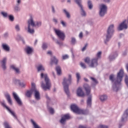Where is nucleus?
<instances>
[{
    "instance_id": "7ed1b4c3",
    "label": "nucleus",
    "mask_w": 128,
    "mask_h": 128,
    "mask_svg": "<svg viewBox=\"0 0 128 128\" xmlns=\"http://www.w3.org/2000/svg\"><path fill=\"white\" fill-rule=\"evenodd\" d=\"M40 78L41 80H42V78H44L46 82V84L44 83V81H42L40 82L42 88H43L44 90H50V88H52V83L50 82V80L48 78V74L42 72L40 74Z\"/></svg>"
},
{
    "instance_id": "79ce46f5",
    "label": "nucleus",
    "mask_w": 128,
    "mask_h": 128,
    "mask_svg": "<svg viewBox=\"0 0 128 128\" xmlns=\"http://www.w3.org/2000/svg\"><path fill=\"white\" fill-rule=\"evenodd\" d=\"M8 18L10 22H14V17L12 15H8Z\"/></svg>"
},
{
    "instance_id": "864d4df0",
    "label": "nucleus",
    "mask_w": 128,
    "mask_h": 128,
    "mask_svg": "<svg viewBox=\"0 0 128 128\" xmlns=\"http://www.w3.org/2000/svg\"><path fill=\"white\" fill-rule=\"evenodd\" d=\"M60 24H62V26H64V28H66V24L65 23L64 21L61 20Z\"/></svg>"
},
{
    "instance_id": "3c124183",
    "label": "nucleus",
    "mask_w": 128,
    "mask_h": 128,
    "mask_svg": "<svg viewBox=\"0 0 128 128\" xmlns=\"http://www.w3.org/2000/svg\"><path fill=\"white\" fill-rule=\"evenodd\" d=\"M80 66L82 68H84V70L85 68H86V64L82 62L80 63Z\"/></svg>"
},
{
    "instance_id": "bf43d9fd",
    "label": "nucleus",
    "mask_w": 128,
    "mask_h": 128,
    "mask_svg": "<svg viewBox=\"0 0 128 128\" xmlns=\"http://www.w3.org/2000/svg\"><path fill=\"white\" fill-rule=\"evenodd\" d=\"M68 58V54H65L62 56V60H66Z\"/></svg>"
},
{
    "instance_id": "f704fd0d",
    "label": "nucleus",
    "mask_w": 128,
    "mask_h": 128,
    "mask_svg": "<svg viewBox=\"0 0 128 128\" xmlns=\"http://www.w3.org/2000/svg\"><path fill=\"white\" fill-rule=\"evenodd\" d=\"M70 42L71 44H72V46H74L77 42L76 38L74 37H72Z\"/></svg>"
},
{
    "instance_id": "a19ab883",
    "label": "nucleus",
    "mask_w": 128,
    "mask_h": 128,
    "mask_svg": "<svg viewBox=\"0 0 128 128\" xmlns=\"http://www.w3.org/2000/svg\"><path fill=\"white\" fill-rule=\"evenodd\" d=\"M96 58H98H98H102V52H99L97 53L96 55Z\"/></svg>"
},
{
    "instance_id": "e433bc0d",
    "label": "nucleus",
    "mask_w": 128,
    "mask_h": 128,
    "mask_svg": "<svg viewBox=\"0 0 128 128\" xmlns=\"http://www.w3.org/2000/svg\"><path fill=\"white\" fill-rule=\"evenodd\" d=\"M0 14L3 16V18H8V14L6 12H0Z\"/></svg>"
},
{
    "instance_id": "4c0bfd02",
    "label": "nucleus",
    "mask_w": 128,
    "mask_h": 128,
    "mask_svg": "<svg viewBox=\"0 0 128 128\" xmlns=\"http://www.w3.org/2000/svg\"><path fill=\"white\" fill-rule=\"evenodd\" d=\"M108 98V96L106 95H102L100 96V100L101 102H104V100H106Z\"/></svg>"
},
{
    "instance_id": "412c9836",
    "label": "nucleus",
    "mask_w": 128,
    "mask_h": 128,
    "mask_svg": "<svg viewBox=\"0 0 128 128\" xmlns=\"http://www.w3.org/2000/svg\"><path fill=\"white\" fill-rule=\"evenodd\" d=\"M24 50L26 53V54L30 55L32 54V52H34V50H32V48H31L30 46H26V47L24 48Z\"/></svg>"
},
{
    "instance_id": "9b49d317",
    "label": "nucleus",
    "mask_w": 128,
    "mask_h": 128,
    "mask_svg": "<svg viewBox=\"0 0 128 128\" xmlns=\"http://www.w3.org/2000/svg\"><path fill=\"white\" fill-rule=\"evenodd\" d=\"M12 96L15 100L16 102L20 106H22V99L18 96V95L16 92H14L12 93Z\"/></svg>"
},
{
    "instance_id": "f03ea898",
    "label": "nucleus",
    "mask_w": 128,
    "mask_h": 128,
    "mask_svg": "<svg viewBox=\"0 0 128 128\" xmlns=\"http://www.w3.org/2000/svg\"><path fill=\"white\" fill-rule=\"evenodd\" d=\"M27 27H24L25 30H26L27 32L30 34H34V30L32 29L30 26L32 28H34V26L40 28L42 26V22L36 21L34 22V16L30 15V18L27 21Z\"/></svg>"
},
{
    "instance_id": "72a5a7b5",
    "label": "nucleus",
    "mask_w": 128,
    "mask_h": 128,
    "mask_svg": "<svg viewBox=\"0 0 128 128\" xmlns=\"http://www.w3.org/2000/svg\"><path fill=\"white\" fill-rule=\"evenodd\" d=\"M90 80L92 82L94 86H96L98 84V80L94 77H90Z\"/></svg>"
},
{
    "instance_id": "bb28decb",
    "label": "nucleus",
    "mask_w": 128,
    "mask_h": 128,
    "mask_svg": "<svg viewBox=\"0 0 128 128\" xmlns=\"http://www.w3.org/2000/svg\"><path fill=\"white\" fill-rule=\"evenodd\" d=\"M58 60L56 58V56H54L51 58V64H58Z\"/></svg>"
},
{
    "instance_id": "ea45409f",
    "label": "nucleus",
    "mask_w": 128,
    "mask_h": 128,
    "mask_svg": "<svg viewBox=\"0 0 128 128\" xmlns=\"http://www.w3.org/2000/svg\"><path fill=\"white\" fill-rule=\"evenodd\" d=\"M42 48L44 50H46L48 48V44L46 42H44L42 44Z\"/></svg>"
},
{
    "instance_id": "6e6552de",
    "label": "nucleus",
    "mask_w": 128,
    "mask_h": 128,
    "mask_svg": "<svg viewBox=\"0 0 128 128\" xmlns=\"http://www.w3.org/2000/svg\"><path fill=\"white\" fill-rule=\"evenodd\" d=\"M74 0L76 4H78V6L80 8V13L82 16L86 18V11L84 9V6H82V0Z\"/></svg>"
},
{
    "instance_id": "1a4fd4ad",
    "label": "nucleus",
    "mask_w": 128,
    "mask_h": 128,
    "mask_svg": "<svg viewBox=\"0 0 128 128\" xmlns=\"http://www.w3.org/2000/svg\"><path fill=\"white\" fill-rule=\"evenodd\" d=\"M54 32L56 34L61 40H64V38H66V34L63 32L56 28H54Z\"/></svg>"
},
{
    "instance_id": "aec40b11",
    "label": "nucleus",
    "mask_w": 128,
    "mask_h": 128,
    "mask_svg": "<svg viewBox=\"0 0 128 128\" xmlns=\"http://www.w3.org/2000/svg\"><path fill=\"white\" fill-rule=\"evenodd\" d=\"M5 98L7 100V102L8 104H10V106H12V98L10 97V95L8 92H6L4 94Z\"/></svg>"
},
{
    "instance_id": "b1692460",
    "label": "nucleus",
    "mask_w": 128,
    "mask_h": 128,
    "mask_svg": "<svg viewBox=\"0 0 128 128\" xmlns=\"http://www.w3.org/2000/svg\"><path fill=\"white\" fill-rule=\"evenodd\" d=\"M77 95L78 96H84V93L80 88H78L77 90Z\"/></svg>"
},
{
    "instance_id": "7c9ffc66",
    "label": "nucleus",
    "mask_w": 128,
    "mask_h": 128,
    "mask_svg": "<svg viewBox=\"0 0 128 128\" xmlns=\"http://www.w3.org/2000/svg\"><path fill=\"white\" fill-rule=\"evenodd\" d=\"M30 122L34 126V128H42L40 126H38V124H36V122H34V120L32 119Z\"/></svg>"
},
{
    "instance_id": "09e8293b",
    "label": "nucleus",
    "mask_w": 128,
    "mask_h": 128,
    "mask_svg": "<svg viewBox=\"0 0 128 128\" xmlns=\"http://www.w3.org/2000/svg\"><path fill=\"white\" fill-rule=\"evenodd\" d=\"M8 36H10L8 32H6L3 34V36L4 38H8Z\"/></svg>"
},
{
    "instance_id": "dca6fc26",
    "label": "nucleus",
    "mask_w": 128,
    "mask_h": 128,
    "mask_svg": "<svg viewBox=\"0 0 128 128\" xmlns=\"http://www.w3.org/2000/svg\"><path fill=\"white\" fill-rule=\"evenodd\" d=\"M126 20H124L118 26V30H127L128 25L126 24Z\"/></svg>"
},
{
    "instance_id": "a18cd8bd",
    "label": "nucleus",
    "mask_w": 128,
    "mask_h": 128,
    "mask_svg": "<svg viewBox=\"0 0 128 128\" xmlns=\"http://www.w3.org/2000/svg\"><path fill=\"white\" fill-rule=\"evenodd\" d=\"M76 77L77 78V82H80V73L76 74Z\"/></svg>"
},
{
    "instance_id": "393cba45",
    "label": "nucleus",
    "mask_w": 128,
    "mask_h": 128,
    "mask_svg": "<svg viewBox=\"0 0 128 128\" xmlns=\"http://www.w3.org/2000/svg\"><path fill=\"white\" fill-rule=\"evenodd\" d=\"M37 70L38 72H44L46 70L44 69V66L40 64L38 65V66L37 67Z\"/></svg>"
},
{
    "instance_id": "39448f33",
    "label": "nucleus",
    "mask_w": 128,
    "mask_h": 128,
    "mask_svg": "<svg viewBox=\"0 0 128 128\" xmlns=\"http://www.w3.org/2000/svg\"><path fill=\"white\" fill-rule=\"evenodd\" d=\"M72 75L69 74L68 76V78H64L63 80V86L64 88V90L67 94L68 96H70V90H68V86L70 84H72Z\"/></svg>"
},
{
    "instance_id": "4d7b16f0",
    "label": "nucleus",
    "mask_w": 128,
    "mask_h": 128,
    "mask_svg": "<svg viewBox=\"0 0 128 128\" xmlns=\"http://www.w3.org/2000/svg\"><path fill=\"white\" fill-rule=\"evenodd\" d=\"M99 128H108V126L106 125H100Z\"/></svg>"
},
{
    "instance_id": "6ab92c4d",
    "label": "nucleus",
    "mask_w": 128,
    "mask_h": 128,
    "mask_svg": "<svg viewBox=\"0 0 128 128\" xmlns=\"http://www.w3.org/2000/svg\"><path fill=\"white\" fill-rule=\"evenodd\" d=\"M84 88L86 92V94L88 96H92L90 94V91L92 90V88L88 84H84Z\"/></svg>"
},
{
    "instance_id": "8fccbe9b",
    "label": "nucleus",
    "mask_w": 128,
    "mask_h": 128,
    "mask_svg": "<svg viewBox=\"0 0 128 128\" xmlns=\"http://www.w3.org/2000/svg\"><path fill=\"white\" fill-rule=\"evenodd\" d=\"M84 62H86V64H90V58L87 57L84 59Z\"/></svg>"
},
{
    "instance_id": "58836bf2",
    "label": "nucleus",
    "mask_w": 128,
    "mask_h": 128,
    "mask_svg": "<svg viewBox=\"0 0 128 128\" xmlns=\"http://www.w3.org/2000/svg\"><path fill=\"white\" fill-rule=\"evenodd\" d=\"M14 12H18L20 10V5L16 4L14 8Z\"/></svg>"
},
{
    "instance_id": "338daca9",
    "label": "nucleus",
    "mask_w": 128,
    "mask_h": 128,
    "mask_svg": "<svg viewBox=\"0 0 128 128\" xmlns=\"http://www.w3.org/2000/svg\"><path fill=\"white\" fill-rule=\"evenodd\" d=\"M79 128H86V126H79Z\"/></svg>"
},
{
    "instance_id": "6e6d98bb",
    "label": "nucleus",
    "mask_w": 128,
    "mask_h": 128,
    "mask_svg": "<svg viewBox=\"0 0 128 128\" xmlns=\"http://www.w3.org/2000/svg\"><path fill=\"white\" fill-rule=\"evenodd\" d=\"M56 42L57 44H58V46H62V42L58 41V40H56Z\"/></svg>"
},
{
    "instance_id": "5fc2aeb1",
    "label": "nucleus",
    "mask_w": 128,
    "mask_h": 128,
    "mask_svg": "<svg viewBox=\"0 0 128 128\" xmlns=\"http://www.w3.org/2000/svg\"><path fill=\"white\" fill-rule=\"evenodd\" d=\"M88 44H85L84 46L83 47V48L82 50V52H84V50H86V48H88Z\"/></svg>"
},
{
    "instance_id": "cd10ccee",
    "label": "nucleus",
    "mask_w": 128,
    "mask_h": 128,
    "mask_svg": "<svg viewBox=\"0 0 128 128\" xmlns=\"http://www.w3.org/2000/svg\"><path fill=\"white\" fill-rule=\"evenodd\" d=\"M86 102L88 106L90 108V106H92V95L88 96Z\"/></svg>"
},
{
    "instance_id": "4be33fe9",
    "label": "nucleus",
    "mask_w": 128,
    "mask_h": 128,
    "mask_svg": "<svg viewBox=\"0 0 128 128\" xmlns=\"http://www.w3.org/2000/svg\"><path fill=\"white\" fill-rule=\"evenodd\" d=\"M10 68H12L16 74H20V68L16 67L14 65H11Z\"/></svg>"
},
{
    "instance_id": "5701e85b",
    "label": "nucleus",
    "mask_w": 128,
    "mask_h": 128,
    "mask_svg": "<svg viewBox=\"0 0 128 128\" xmlns=\"http://www.w3.org/2000/svg\"><path fill=\"white\" fill-rule=\"evenodd\" d=\"M14 82L15 84H18L20 86H21V88H26V84L24 82H20V80H18V79L14 80Z\"/></svg>"
},
{
    "instance_id": "c756f323",
    "label": "nucleus",
    "mask_w": 128,
    "mask_h": 128,
    "mask_svg": "<svg viewBox=\"0 0 128 128\" xmlns=\"http://www.w3.org/2000/svg\"><path fill=\"white\" fill-rule=\"evenodd\" d=\"M118 56V54L116 53L114 54H112L109 56V60L112 62V60H114L116 59V58Z\"/></svg>"
},
{
    "instance_id": "423d86ee",
    "label": "nucleus",
    "mask_w": 128,
    "mask_h": 128,
    "mask_svg": "<svg viewBox=\"0 0 128 128\" xmlns=\"http://www.w3.org/2000/svg\"><path fill=\"white\" fill-rule=\"evenodd\" d=\"M72 110L78 114H86V110L78 108V107L76 104H72L70 106Z\"/></svg>"
},
{
    "instance_id": "37998d69",
    "label": "nucleus",
    "mask_w": 128,
    "mask_h": 128,
    "mask_svg": "<svg viewBox=\"0 0 128 128\" xmlns=\"http://www.w3.org/2000/svg\"><path fill=\"white\" fill-rule=\"evenodd\" d=\"M48 109L50 114H54V108H52L50 107Z\"/></svg>"
},
{
    "instance_id": "c9c22d12",
    "label": "nucleus",
    "mask_w": 128,
    "mask_h": 128,
    "mask_svg": "<svg viewBox=\"0 0 128 128\" xmlns=\"http://www.w3.org/2000/svg\"><path fill=\"white\" fill-rule=\"evenodd\" d=\"M3 124L4 128H12V127L10 125V123L6 121H5Z\"/></svg>"
},
{
    "instance_id": "680f3d73",
    "label": "nucleus",
    "mask_w": 128,
    "mask_h": 128,
    "mask_svg": "<svg viewBox=\"0 0 128 128\" xmlns=\"http://www.w3.org/2000/svg\"><path fill=\"white\" fill-rule=\"evenodd\" d=\"M103 2H106V4H110V0H103Z\"/></svg>"
},
{
    "instance_id": "0eeeda50",
    "label": "nucleus",
    "mask_w": 128,
    "mask_h": 128,
    "mask_svg": "<svg viewBox=\"0 0 128 128\" xmlns=\"http://www.w3.org/2000/svg\"><path fill=\"white\" fill-rule=\"evenodd\" d=\"M106 14H108V6L104 4H102L100 6L99 16L100 18H104Z\"/></svg>"
},
{
    "instance_id": "13d9d810",
    "label": "nucleus",
    "mask_w": 128,
    "mask_h": 128,
    "mask_svg": "<svg viewBox=\"0 0 128 128\" xmlns=\"http://www.w3.org/2000/svg\"><path fill=\"white\" fill-rule=\"evenodd\" d=\"M52 20L53 22H54L55 24H56L58 22V20L56 18H53Z\"/></svg>"
},
{
    "instance_id": "f257e3e1",
    "label": "nucleus",
    "mask_w": 128,
    "mask_h": 128,
    "mask_svg": "<svg viewBox=\"0 0 128 128\" xmlns=\"http://www.w3.org/2000/svg\"><path fill=\"white\" fill-rule=\"evenodd\" d=\"M124 78V70H120L117 74V76L114 78V75L112 74L110 76L109 79L112 84V88L114 92H118L120 90V86L122 84V80Z\"/></svg>"
},
{
    "instance_id": "a211bd4d",
    "label": "nucleus",
    "mask_w": 128,
    "mask_h": 128,
    "mask_svg": "<svg viewBox=\"0 0 128 128\" xmlns=\"http://www.w3.org/2000/svg\"><path fill=\"white\" fill-rule=\"evenodd\" d=\"M128 118V109H126L124 112L123 114L121 117V121L123 122H126Z\"/></svg>"
},
{
    "instance_id": "4468645a",
    "label": "nucleus",
    "mask_w": 128,
    "mask_h": 128,
    "mask_svg": "<svg viewBox=\"0 0 128 128\" xmlns=\"http://www.w3.org/2000/svg\"><path fill=\"white\" fill-rule=\"evenodd\" d=\"M34 83H32L31 89L26 91L25 95L27 98H30L32 96V94H34V90H34Z\"/></svg>"
},
{
    "instance_id": "ddd939ff",
    "label": "nucleus",
    "mask_w": 128,
    "mask_h": 128,
    "mask_svg": "<svg viewBox=\"0 0 128 128\" xmlns=\"http://www.w3.org/2000/svg\"><path fill=\"white\" fill-rule=\"evenodd\" d=\"M34 90L33 93H34V96L36 100H40V92L36 88V84L34 86V89H32Z\"/></svg>"
},
{
    "instance_id": "69168bd1",
    "label": "nucleus",
    "mask_w": 128,
    "mask_h": 128,
    "mask_svg": "<svg viewBox=\"0 0 128 128\" xmlns=\"http://www.w3.org/2000/svg\"><path fill=\"white\" fill-rule=\"evenodd\" d=\"M122 126H124V124L120 123V124H119L118 128H121Z\"/></svg>"
},
{
    "instance_id": "052dcab7",
    "label": "nucleus",
    "mask_w": 128,
    "mask_h": 128,
    "mask_svg": "<svg viewBox=\"0 0 128 128\" xmlns=\"http://www.w3.org/2000/svg\"><path fill=\"white\" fill-rule=\"evenodd\" d=\"M84 36V34H82V32H80L79 34V38H82Z\"/></svg>"
},
{
    "instance_id": "603ef678",
    "label": "nucleus",
    "mask_w": 128,
    "mask_h": 128,
    "mask_svg": "<svg viewBox=\"0 0 128 128\" xmlns=\"http://www.w3.org/2000/svg\"><path fill=\"white\" fill-rule=\"evenodd\" d=\"M125 83L128 88V76L127 75L125 76Z\"/></svg>"
},
{
    "instance_id": "e2e57ef3",
    "label": "nucleus",
    "mask_w": 128,
    "mask_h": 128,
    "mask_svg": "<svg viewBox=\"0 0 128 128\" xmlns=\"http://www.w3.org/2000/svg\"><path fill=\"white\" fill-rule=\"evenodd\" d=\"M20 2H22L21 0H17V4H18V6H20Z\"/></svg>"
},
{
    "instance_id": "473e14b6",
    "label": "nucleus",
    "mask_w": 128,
    "mask_h": 128,
    "mask_svg": "<svg viewBox=\"0 0 128 128\" xmlns=\"http://www.w3.org/2000/svg\"><path fill=\"white\" fill-rule=\"evenodd\" d=\"M56 70L58 76H60V74H62V68H60V66H56Z\"/></svg>"
},
{
    "instance_id": "f8f14e48",
    "label": "nucleus",
    "mask_w": 128,
    "mask_h": 128,
    "mask_svg": "<svg viewBox=\"0 0 128 128\" xmlns=\"http://www.w3.org/2000/svg\"><path fill=\"white\" fill-rule=\"evenodd\" d=\"M1 104L2 106H4V108H6V110L10 113L11 114L12 116H14V118H18V117L16 116V113L14 112H12V110H10V108L6 106V102H4V101H3L2 102H1Z\"/></svg>"
},
{
    "instance_id": "a878e982",
    "label": "nucleus",
    "mask_w": 128,
    "mask_h": 128,
    "mask_svg": "<svg viewBox=\"0 0 128 128\" xmlns=\"http://www.w3.org/2000/svg\"><path fill=\"white\" fill-rule=\"evenodd\" d=\"M2 48L6 52H10V47L8 44H2Z\"/></svg>"
},
{
    "instance_id": "49530a36",
    "label": "nucleus",
    "mask_w": 128,
    "mask_h": 128,
    "mask_svg": "<svg viewBox=\"0 0 128 128\" xmlns=\"http://www.w3.org/2000/svg\"><path fill=\"white\" fill-rule=\"evenodd\" d=\"M18 38H19L20 40H22L23 42V44H24V37L20 35H18Z\"/></svg>"
},
{
    "instance_id": "20e7f679",
    "label": "nucleus",
    "mask_w": 128,
    "mask_h": 128,
    "mask_svg": "<svg viewBox=\"0 0 128 128\" xmlns=\"http://www.w3.org/2000/svg\"><path fill=\"white\" fill-rule=\"evenodd\" d=\"M114 32V24H110L108 26L106 35V39L104 40L105 44H108V42L110 40V38H112Z\"/></svg>"
},
{
    "instance_id": "2f4dec72",
    "label": "nucleus",
    "mask_w": 128,
    "mask_h": 128,
    "mask_svg": "<svg viewBox=\"0 0 128 128\" xmlns=\"http://www.w3.org/2000/svg\"><path fill=\"white\" fill-rule=\"evenodd\" d=\"M87 4L89 10H92L94 8V4H92V0H88Z\"/></svg>"
},
{
    "instance_id": "9d476101",
    "label": "nucleus",
    "mask_w": 128,
    "mask_h": 128,
    "mask_svg": "<svg viewBox=\"0 0 128 128\" xmlns=\"http://www.w3.org/2000/svg\"><path fill=\"white\" fill-rule=\"evenodd\" d=\"M8 62V58L6 57L4 58L1 60H0V66L3 72H6L8 68L6 66V62Z\"/></svg>"
},
{
    "instance_id": "c85d7f7f",
    "label": "nucleus",
    "mask_w": 128,
    "mask_h": 128,
    "mask_svg": "<svg viewBox=\"0 0 128 128\" xmlns=\"http://www.w3.org/2000/svg\"><path fill=\"white\" fill-rule=\"evenodd\" d=\"M62 12H64V14L66 16V18H70V14L68 12L66 9H63Z\"/></svg>"
},
{
    "instance_id": "2eb2a0df",
    "label": "nucleus",
    "mask_w": 128,
    "mask_h": 128,
    "mask_svg": "<svg viewBox=\"0 0 128 128\" xmlns=\"http://www.w3.org/2000/svg\"><path fill=\"white\" fill-rule=\"evenodd\" d=\"M98 58H94L91 60L90 63L89 65L90 68H96V66L98 65Z\"/></svg>"
},
{
    "instance_id": "c03bdc74",
    "label": "nucleus",
    "mask_w": 128,
    "mask_h": 128,
    "mask_svg": "<svg viewBox=\"0 0 128 128\" xmlns=\"http://www.w3.org/2000/svg\"><path fill=\"white\" fill-rule=\"evenodd\" d=\"M15 30H16V32H20V27L18 24L16 25Z\"/></svg>"
},
{
    "instance_id": "0e129e2a",
    "label": "nucleus",
    "mask_w": 128,
    "mask_h": 128,
    "mask_svg": "<svg viewBox=\"0 0 128 128\" xmlns=\"http://www.w3.org/2000/svg\"><path fill=\"white\" fill-rule=\"evenodd\" d=\"M46 98H47L48 100H50V97L48 96V94H46Z\"/></svg>"
},
{
    "instance_id": "f3484780",
    "label": "nucleus",
    "mask_w": 128,
    "mask_h": 128,
    "mask_svg": "<svg viewBox=\"0 0 128 128\" xmlns=\"http://www.w3.org/2000/svg\"><path fill=\"white\" fill-rule=\"evenodd\" d=\"M70 115H68V114L63 115L62 116L60 122L62 124H64V122H66L68 120H70Z\"/></svg>"
},
{
    "instance_id": "774afa93",
    "label": "nucleus",
    "mask_w": 128,
    "mask_h": 128,
    "mask_svg": "<svg viewBox=\"0 0 128 128\" xmlns=\"http://www.w3.org/2000/svg\"><path fill=\"white\" fill-rule=\"evenodd\" d=\"M122 36H124V34H120V38H122Z\"/></svg>"
},
{
    "instance_id": "de8ad7c7",
    "label": "nucleus",
    "mask_w": 128,
    "mask_h": 128,
    "mask_svg": "<svg viewBox=\"0 0 128 128\" xmlns=\"http://www.w3.org/2000/svg\"><path fill=\"white\" fill-rule=\"evenodd\" d=\"M51 8H52V14H54L56 12V8H54V6H52Z\"/></svg>"
}]
</instances>
